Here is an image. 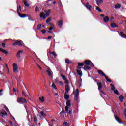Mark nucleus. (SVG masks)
Returning a JSON list of instances; mask_svg holds the SVG:
<instances>
[{"label": "nucleus", "mask_w": 126, "mask_h": 126, "mask_svg": "<svg viewBox=\"0 0 126 126\" xmlns=\"http://www.w3.org/2000/svg\"><path fill=\"white\" fill-rule=\"evenodd\" d=\"M97 72L98 74L100 75H102V76H104L105 77L106 80L108 81V82H112V80L109 79V77L106 75V74L103 72L101 70H97Z\"/></svg>", "instance_id": "obj_1"}, {"label": "nucleus", "mask_w": 126, "mask_h": 126, "mask_svg": "<svg viewBox=\"0 0 126 126\" xmlns=\"http://www.w3.org/2000/svg\"><path fill=\"white\" fill-rule=\"evenodd\" d=\"M21 11V6L19 5V6L17 7V12L20 17L21 18H24V17H26V14H22L19 12V11Z\"/></svg>", "instance_id": "obj_2"}, {"label": "nucleus", "mask_w": 126, "mask_h": 126, "mask_svg": "<svg viewBox=\"0 0 126 126\" xmlns=\"http://www.w3.org/2000/svg\"><path fill=\"white\" fill-rule=\"evenodd\" d=\"M85 65H90L91 67H94V64L90 60H86L84 61Z\"/></svg>", "instance_id": "obj_3"}, {"label": "nucleus", "mask_w": 126, "mask_h": 126, "mask_svg": "<svg viewBox=\"0 0 126 126\" xmlns=\"http://www.w3.org/2000/svg\"><path fill=\"white\" fill-rule=\"evenodd\" d=\"M23 42H22L21 40H15L14 43H13L12 46H19V47H21L23 46L22 44Z\"/></svg>", "instance_id": "obj_4"}, {"label": "nucleus", "mask_w": 126, "mask_h": 126, "mask_svg": "<svg viewBox=\"0 0 126 126\" xmlns=\"http://www.w3.org/2000/svg\"><path fill=\"white\" fill-rule=\"evenodd\" d=\"M74 101H78V96L79 95V90L78 89H76V92L74 93Z\"/></svg>", "instance_id": "obj_5"}, {"label": "nucleus", "mask_w": 126, "mask_h": 126, "mask_svg": "<svg viewBox=\"0 0 126 126\" xmlns=\"http://www.w3.org/2000/svg\"><path fill=\"white\" fill-rule=\"evenodd\" d=\"M13 71L15 73L18 72V69L17 68V64L16 63L13 64Z\"/></svg>", "instance_id": "obj_6"}, {"label": "nucleus", "mask_w": 126, "mask_h": 126, "mask_svg": "<svg viewBox=\"0 0 126 126\" xmlns=\"http://www.w3.org/2000/svg\"><path fill=\"white\" fill-rule=\"evenodd\" d=\"M114 118H115L116 121H117V122L118 123H119V124H123V121H122V120H121L120 117H119L118 116L116 115L115 114H114Z\"/></svg>", "instance_id": "obj_7"}, {"label": "nucleus", "mask_w": 126, "mask_h": 126, "mask_svg": "<svg viewBox=\"0 0 126 126\" xmlns=\"http://www.w3.org/2000/svg\"><path fill=\"white\" fill-rule=\"evenodd\" d=\"M63 21L60 20L57 21V25L59 26V28H62L63 27Z\"/></svg>", "instance_id": "obj_8"}, {"label": "nucleus", "mask_w": 126, "mask_h": 126, "mask_svg": "<svg viewBox=\"0 0 126 126\" xmlns=\"http://www.w3.org/2000/svg\"><path fill=\"white\" fill-rule=\"evenodd\" d=\"M18 102H20V103H27V101L26 99L23 98H19L17 99Z\"/></svg>", "instance_id": "obj_9"}, {"label": "nucleus", "mask_w": 126, "mask_h": 126, "mask_svg": "<svg viewBox=\"0 0 126 126\" xmlns=\"http://www.w3.org/2000/svg\"><path fill=\"white\" fill-rule=\"evenodd\" d=\"M85 6L87 9L89 10V11H91V8H92V6L89 5V3L87 2V3L85 4Z\"/></svg>", "instance_id": "obj_10"}, {"label": "nucleus", "mask_w": 126, "mask_h": 126, "mask_svg": "<svg viewBox=\"0 0 126 126\" xmlns=\"http://www.w3.org/2000/svg\"><path fill=\"white\" fill-rule=\"evenodd\" d=\"M96 82H97V86H98V90H101L102 88H103V85H102V82H99L98 83V81L97 80H95Z\"/></svg>", "instance_id": "obj_11"}, {"label": "nucleus", "mask_w": 126, "mask_h": 126, "mask_svg": "<svg viewBox=\"0 0 126 126\" xmlns=\"http://www.w3.org/2000/svg\"><path fill=\"white\" fill-rule=\"evenodd\" d=\"M109 21H110V18L109 17V16H106L103 18L104 22H109Z\"/></svg>", "instance_id": "obj_12"}, {"label": "nucleus", "mask_w": 126, "mask_h": 126, "mask_svg": "<svg viewBox=\"0 0 126 126\" xmlns=\"http://www.w3.org/2000/svg\"><path fill=\"white\" fill-rule=\"evenodd\" d=\"M65 94H67L68 93V92L69 91V86L68 85H67L65 86Z\"/></svg>", "instance_id": "obj_13"}, {"label": "nucleus", "mask_w": 126, "mask_h": 126, "mask_svg": "<svg viewBox=\"0 0 126 126\" xmlns=\"http://www.w3.org/2000/svg\"><path fill=\"white\" fill-rule=\"evenodd\" d=\"M45 13L46 14L47 17H49V16L50 15V14L51 13V10L49 9L48 10H44Z\"/></svg>", "instance_id": "obj_14"}, {"label": "nucleus", "mask_w": 126, "mask_h": 126, "mask_svg": "<svg viewBox=\"0 0 126 126\" xmlns=\"http://www.w3.org/2000/svg\"><path fill=\"white\" fill-rule=\"evenodd\" d=\"M84 65V63H78V66H77L78 69H80V68H82L81 66H83Z\"/></svg>", "instance_id": "obj_15"}, {"label": "nucleus", "mask_w": 126, "mask_h": 126, "mask_svg": "<svg viewBox=\"0 0 126 126\" xmlns=\"http://www.w3.org/2000/svg\"><path fill=\"white\" fill-rule=\"evenodd\" d=\"M0 52H1V53L5 54V55H7V54H8V52H7V51L4 49H3L1 48H0Z\"/></svg>", "instance_id": "obj_16"}, {"label": "nucleus", "mask_w": 126, "mask_h": 126, "mask_svg": "<svg viewBox=\"0 0 126 126\" xmlns=\"http://www.w3.org/2000/svg\"><path fill=\"white\" fill-rule=\"evenodd\" d=\"M23 52V50H19L16 54V57L17 59H20V54L21 53H22Z\"/></svg>", "instance_id": "obj_17"}, {"label": "nucleus", "mask_w": 126, "mask_h": 126, "mask_svg": "<svg viewBox=\"0 0 126 126\" xmlns=\"http://www.w3.org/2000/svg\"><path fill=\"white\" fill-rule=\"evenodd\" d=\"M95 0L96 1V4L98 6L99 5H100V4H102V3H103V0Z\"/></svg>", "instance_id": "obj_18"}, {"label": "nucleus", "mask_w": 126, "mask_h": 126, "mask_svg": "<svg viewBox=\"0 0 126 126\" xmlns=\"http://www.w3.org/2000/svg\"><path fill=\"white\" fill-rule=\"evenodd\" d=\"M40 18H43V19H46V15H45V13H44V12L40 13Z\"/></svg>", "instance_id": "obj_19"}, {"label": "nucleus", "mask_w": 126, "mask_h": 126, "mask_svg": "<svg viewBox=\"0 0 126 126\" xmlns=\"http://www.w3.org/2000/svg\"><path fill=\"white\" fill-rule=\"evenodd\" d=\"M0 115H4V116H7V113H6V111H5V110L2 109L1 110V112L0 113Z\"/></svg>", "instance_id": "obj_20"}, {"label": "nucleus", "mask_w": 126, "mask_h": 126, "mask_svg": "<svg viewBox=\"0 0 126 126\" xmlns=\"http://www.w3.org/2000/svg\"><path fill=\"white\" fill-rule=\"evenodd\" d=\"M65 63H67V64H70L71 63V61L69 60V59H66L65 60Z\"/></svg>", "instance_id": "obj_21"}, {"label": "nucleus", "mask_w": 126, "mask_h": 126, "mask_svg": "<svg viewBox=\"0 0 126 126\" xmlns=\"http://www.w3.org/2000/svg\"><path fill=\"white\" fill-rule=\"evenodd\" d=\"M77 82H78V84L79 87H80V86H81V83L82 82V79L81 78H80L78 79Z\"/></svg>", "instance_id": "obj_22"}, {"label": "nucleus", "mask_w": 126, "mask_h": 126, "mask_svg": "<svg viewBox=\"0 0 126 126\" xmlns=\"http://www.w3.org/2000/svg\"><path fill=\"white\" fill-rule=\"evenodd\" d=\"M83 68L84 70H90V69H91V68L88 66V65H86L84 66Z\"/></svg>", "instance_id": "obj_23"}, {"label": "nucleus", "mask_w": 126, "mask_h": 126, "mask_svg": "<svg viewBox=\"0 0 126 126\" xmlns=\"http://www.w3.org/2000/svg\"><path fill=\"white\" fill-rule=\"evenodd\" d=\"M111 26L112 27V28H115V27H119L118 25L116 24L115 23H111Z\"/></svg>", "instance_id": "obj_24"}, {"label": "nucleus", "mask_w": 126, "mask_h": 126, "mask_svg": "<svg viewBox=\"0 0 126 126\" xmlns=\"http://www.w3.org/2000/svg\"><path fill=\"white\" fill-rule=\"evenodd\" d=\"M121 7H122V5H121V4H117L115 5V9H118L121 8Z\"/></svg>", "instance_id": "obj_25"}, {"label": "nucleus", "mask_w": 126, "mask_h": 126, "mask_svg": "<svg viewBox=\"0 0 126 126\" xmlns=\"http://www.w3.org/2000/svg\"><path fill=\"white\" fill-rule=\"evenodd\" d=\"M119 100L120 101V102H123V101H124V96L122 95H120L119 96Z\"/></svg>", "instance_id": "obj_26"}, {"label": "nucleus", "mask_w": 126, "mask_h": 126, "mask_svg": "<svg viewBox=\"0 0 126 126\" xmlns=\"http://www.w3.org/2000/svg\"><path fill=\"white\" fill-rule=\"evenodd\" d=\"M77 73L78 74V75H80V76H82V71H81V70H77Z\"/></svg>", "instance_id": "obj_27"}, {"label": "nucleus", "mask_w": 126, "mask_h": 126, "mask_svg": "<svg viewBox=\"0 0 126 126\" xmlns=\"http://www.w3.org/2000/svg\"><path fill=\"white\" fill-rule=\"evenodd\" d=\"M71 106V104L70 103V100H68L66 102V106L67 107H70Z\"/></svg>", "instance_id": "obj_28"}, {"label": "nucleus", "mask_w": 126, "mask_h": 126, "mask_svg": "<svg viewBox=\"0 0 126 126\" xmlns=\"http://www.w3.org/2000/svg\"><path fill=\"white\" fill-rule=\"evenodd\" d=\"M64 98L65 99V100H68V99H69V94H65Z\"/></svg>", "instance_id": "obj_29"}, {"label": "nucleus", "mask_w": 126, "mask_h": 126, "mask_svg": "<svg viewBox=\"0 0 126 126\" xmlns=\"http://www.w3.org/2000/svg\"><path fill=\"white\" fill-rule=\"evenodd\" d=\"M41 26H42V24H38L36 27V29L37 30H41Z\"/></svg>", "instance_id": "obj_30"}, {"label": "nucleus", "mask_w": 126, "mask_h": 126, "mask_svg": "<svg viewBox=\"0 0 126 126\" xmlns=\"http://www.w3.org/2000/svg\"><path fill=\"white\" fill-rule=\"evenodd\" d=\"M39 100H40V102H45V98H44L43 96H42V97H39Z\"/></svg>", "instance_id": "obj_31"}, {"label": "nucleus", "mask_w": 126, "mask_h": 126, "mask_svg": "<svg viewBox=\"0 0 126 126\" xmlns=\"http://www.w3.org/2000/svg\"><path fill=\"white\" fill-rule=\"evenodd\" d=\"M115 19V18H114V17L111 16V17L110 18H109V21H110V22H114V20Z\"/></svg>", "instance_id": "obj_32"}, {"label": "nucleus", "mask_w": 126, "mask_h": 126, "mask_svg": "<svg viewBox=\"0 0 126 126\" xmlns=\"http://www.w3.org/2000/svg\"><path fill=\"white\" fill-rule=\"evenodd\" d=\"M46 72H47L49 76H53V75H52V73L50 70H49V69L46 70Z\"/></svg>", "instance_id": "obj_33"}, {"label": "nucleus", "mask_w": 126, "mask_h": 126, "mask_svg": "<svg viewBox=\"0 0 126 126\" xmlns=\"http://www.w3.org/2000/svg\"><path fill=\"white\" fill-rule=\"evenodd\" d=\"M52 21V19L49 17L46 20V23L48 24Z\"/></svg>", "instance_id": "obj_34"}, {"label": "nucleus", "mask_w": 126, "mask_h": 126, "mask_svg": "<svg viewBox=\"0 0 126 126\" xmlns=\"http://www.w3.org/2000/svg\"><path fill=\"white\" fill-rule=\"evenodd\" d=\"M114 93L116 95H119V94H120V93H119V91H118V90H115L114 91Z\"/></svg>", "instance_id": "obj_35"}, {"label": "nucleus", "mask_w": 126, "mask_h": 126, "mask_svg": "<svg viewBox=\"0 0 126 126\" xmlns=\"http://www.w3.org/2000/svg\"><path fill=\"white\" fill-rule=\"evenodd\" d=\"M110 86H111V90H115V85H114V84H111Z\"/></svg>", "instance_id": "obj_36"}, {"label": "nucleus", "mask_w": 126, "mask_h": 126, "mask_svg": "<svg viewBox=\"0 0 126 126\" xmlns=\"http://www.w3.org/2000/svg\"><path fill=\"white\" fill-rule=\"evenodd\" d=\"M24 4L25 6H26L27 7H29V5L28 4V3H27V2L25 1L24 2Z\"/></svg>", "instance_id": "obj_37"}, {"label": "nucleus", "mask_w": 126, "mask_h": 126, "mask_svg": "<svg viewBox=\"0 0 126 126\" xmlns=\"http://www.w3.org/2000/svg\"><path fill=\"white\" fill-rule=\"evenodd\" d=\"M61 76L62 77L63 79V80H65L66 79V77H65V76L63 74H61Z\"/></svg>", "instance_id": "obj_38"}, {"label": "nucleus", "mask_w": 126, "mask_h": 126, "mask_svg": "<svg viewBox=\"0 0 126 126\" xmlns=\"http://www.w3.org/2000/svg\"><path fill=\"white\" fill-rule=\"evenodd\" d=\"M41 32L42 34H46V32H47V31H46V30L45 29H43L41 31Z\"/></svg>", "instance_id": "obj_39"}, {"label": "nucleus", "mask_w": 126, "mask_h": 126, "mask_svg": "<svg viewBox=\"0 0 126 126\" xmlns=\"http://www.w3.org/2000/svg\"><path fill=\"white\" fill-rule=\"evenodd\" d=\"M50 54H52V55H53V56H54V57H57V54H56L55 52H50Z\"/></svg>", "instance_id": "obj_40"}, {"label": "nucleus", "mask_w": 126, "mask_h": 126, "mask_svg": "<svg viewBox=\"0 0 126 126\" xmlns=\"http://www.w3.org/2000/svg\"><path fill=\"white\" fill-rule=\"evenodd\" d=\"M52 87H53V88H54V89H57V86H56V85L54 83H53L52 85Z\"/></svg>", "instance_id": "obj_41"}, {"label": "nucleus", "mask_w": 126, "mask_h": 126, "mask_svg": "<svg viewBox=\"0 0 126 126\" xmlns=\"http://www.w3.org/2000/svg\"><path fill=\"white\" fill-rule=\"evenodd\" d=\"M96 10H98V11H99V12H102V10L101 9H100V7H96Z\"/></svg>", "instance_id": "obj_42"}, {"label": "nucleus", "mask_w": 126, "mask_h": 126, "mask_svg": "<svg viewBox=\"0 0 126 126\" xmlns=\"http://www.w3.org/2000/svg\"><path fill=\"white\" fill-rule=\"evenodd\" d=\"M63 125H64L65 126H69V125L68 124V123L66 122H64V123H63Z\"/></svg>", "instance_id": "obj_43"}, {"label": "nucleus", "mask_w": 126, "mask_h": 126, "mask_svg": "<svg viewBox=\"0 0 126 126\" xmlns=\"http://www.w3.org/2000/svg\"><path fill=\"white\" fill-rule=\"evenodd\" d=\"M40 114H41V116H42V117H45V116H46V114L44 113V112H43V111H41L40 112Z\"/></svg>", "instance_id": "obj_44"}, {"label": "nucleus", "mask_w": 126, "mask_h": 126, "mask_svg": "<svg viewBox=\"0 0 126 126\" xmlns=\"http://www.w3.org/2000/svg\"><path fill=\"white\" fill-rule=\"evenodd\" d=\"M3 91V90L2 89L0 90V96H2Z\"/></svg>", "instance_id": "obj_45"}, {"label": "nucleus", "mask_w": 126, "mask_h": 126, "mask_svg": "<svg viewBox=\"0 0 126 126\" xmlns=\"http://www.w3.org/2000/svg\"><path fill=\"white\" fill-rule=\"evenodd\" d=\"M65 113V111H64V109H63V108L62 111L60 113V114L61 115V114H62L63 113Z\"/></svg>", "instance_id": "obj_46"}, {"label": "nucleus", "mask_w": 126, "mask_h": 126, "mask_svg": "<svg viewBox=\"0 0 126 126\" xmlns=\"http://www.w3.org/2000/svg\"><path fill=\"white\" fill-rule=\"evenodd\" d=\"M5 67H6L8 72H9V69L8 68V65H7V64H5Z\"/></svg>", "instance_id": "obj_47"}, {"label": "nucleus", "mask_w": 126, "mask_h": 126, "mask_svg": "<svg viewBox=\"0 0 126 126\" xmlns=\"http://www.w3.org/2000/svg\"><path fill=\"white\" fill-rule=\"evenodd\" d=\"M65 112H68V106H65Z\"/></svg>", "instance_id": "obj_48"}, {"label": "nucleus", "mask_w": 126, "mask_h": 126, "mask_svg": "<svg viewBox=\"0 0 126 126\" xmlns=\"http://www.w3.org/2000/svg\"><path fill=\"white\" fill-rule=\"evenodd\" d=\"M56 104H58L60 107H62V103H61L60 101L56 102Z\"/></svg>", "instance_id": "obj_49"}, {"label": "nucleus", "mask_w": 126, "mask_h": 126, "mask_svg": "<svg viewBox=\"0 0 126 126\" xmlns=\"http://www.w3.org/2000/svg\"><path fill=\"white\" fill-rule=\"evenodd\" d=\"M5 109L7 111V112H9V109H8V108H7V107H6V106H5Z\"/></svg>", "instance_id": "obj_50"}, {"label": "nucleus", "mask_w": 126, "mask_h": 126, "mask_svg": "<svg viewBox=\"0 0 126 126\" xmlns=\"http://www.w3.org/2000/svg\"><path fill=\"white\" fill-rule=\"evenodd\" d=\"M65 80V83H66V84H68V83H69V82L68 81V80H66V79Z\"/></svg>", "instance_id": "obj_51"}, {"label": "nucleus", "mask_w": 126, "mask_h": 126, "mask_svg": "<svg viewBox=\"0 0 126 126\" xmlns=\"http://www.w3.org/2000/svg\"><path fill=\"white\" fill-rule=\"evenodd\" d=\"M2 46L3 48V49H4L5 48V43H2Z\"/></svg>", "instance_id": "obj_52"}, {"label": "nucleus", "mask_w": 126, "mask_h": 126, "mask_svg": "<svg viewBox=\"0 0 126 126\" xmlns=\"http://www.w3.org/2000/svg\"><path fill=\"white\" fill-rule=\"evenodd\" d=\"M47 24L48 25H49L50 26H54V25L52 24V23H47Z\"/></svg>", "instance_id": "obj_53"}, {"label": "nucleus", "mask_w": 126, "mask_h": 126, "mask_svg": "<svg viewBox=\"0 0 126 126\" xmlns=\"http://www.w3.org/2000/svg\"><path fill=\"white\" fill-rule=\"evenodd\" d=\"M37 117H34V121L35 123H37Z\"/></svg>", "instance_id": "obj_54"}, {"label": "nucleus", "mask_w": 126, "mask_h": 126, "mask_svg": "<svg viewBox=\"0 0 126 126\" xmlns=\"http://www.w3.org/2000/svg\"><path fill=\"white\" fill-rule=\"evenodd\" d=\"M9 124H10L11 126H13V124L12 123V121H9Z\"/></svg>", "instance_id": "obj_55"}, {"label": "nucleus", "mask_w": 126, "mask_h": 126, "mask_svg": "<svg viewBox=\"0 0 126 126\" xmlns=\"http://www.w3.org/2000/svg\"><path fill=\"white\" fill-rule=\"evenodd\" d=\"M36 65L38 66V67L40 69V70H42V67L41 66H40V65H39V64H38V63H37Z\"/></svg>", "instance_id": "obj_56"}, {"label": "nucleus", "mask_w": 126, "mask_h": 126, "mask_svg": "<svg viewBox=\"0 0 126 126\" xmlns=\"http://www.w3.org/2000/svg\"><path fill=\"white\" fill-rule=\"evenodd\" d=\"M52 37H53V36H49L47 37V39H48V40H50V39H52Z\"/></svg>", "instance_id": "obj_57"}, {"label": "nucleus", "mask_w": 126, "mask_h": 126, "mask_svg": "<svg viewBox=\"0 0 126 126\" xmlns=\"http://www.w3.org/2000/svg\"><path fill=\"white\" fill-rule=\"evenodd\" d=\"M101 93H102V94H104V95H106V93L103 91H101Z\"/></svg>", "instance_id": "obj_58"}, {"label": "nucleus", "mask_w": 126, "mask_h": 126, "mask_svg": "<svg viewBox=\"0 0 126 126\" xmlns=\"http://www.w3.org/2000/svg\"><path fill=\"white\" fill-rule=\"evenodd\" d=\"M48 32L49 34H53V32H52V31H48Z\"/></svg>", "instance_id": "obj_59"}, {"label": "nucleus", "mask_w": 126, "mask_h": 126, "mask_svg": "<svg viewBox=\"0 0 126 126\" xmlns=\"http://www.w3.org/2000/svg\"><path fill=\"white\" fill-rule=\"evenodd\" d=\"M59 83H60V85H63V83L62 81H59Z\"/></svg>", "instance_id": "obj_60"}, {"label": "nucleus", "mask_w": 126, "mask_h": 126, "mask_svg": "<svg viewBox=\"0 0 126 126\" xmlns=\"http://www.w3.org/2000/svg\"><path fill=\"white\" fill-rule=\"evenodd\" d=\"M35 11L37 12V11H39V9H38V7H36L35 8Z\"/></svg>", "instance_id": "obj_61"}, {"label": "nucleus", "mask_w": 126, "mask_h": 126, "mask_svg": "<svg viewBox=\"0 0 126 126\" xmlns=\"http://www.w3.org/2000/svg\"><path fill=\"white\" fill-rule=\"evenodd\" d=\"M22 94L24 95V96H26V94H25V93H24V92H22Z\"/></svg>", "instance_id": "obj_62"}, {"label": "nucleus", "mask_w": 126, "mask_h": 126, "mask_svg": "<svg viewBox=\"0 0 126 126\" xmlns=\"http://www.w3.org/2000/svg\"><path fill=\"white\" fill-rule=\"evenodd\" d=\"M100 16H101V17H105V14H102L100 15Z\"/></svg>", "instance_id": "obj_63"}, {"label": "nucleus", "mask_w": 126, "mask_h": 126, "mask_svg": "<svg viewBox=\"0 0 126 126\" xmlns=\"http://www.w3.org/2000/svg\"><path fill=\"white\" fill-rule=\"evenodd\" d=\"M48 29H49V31H51V30H53V27H51Z\"/></svg>", "instance_id": "obj_64"}]
</instances>
